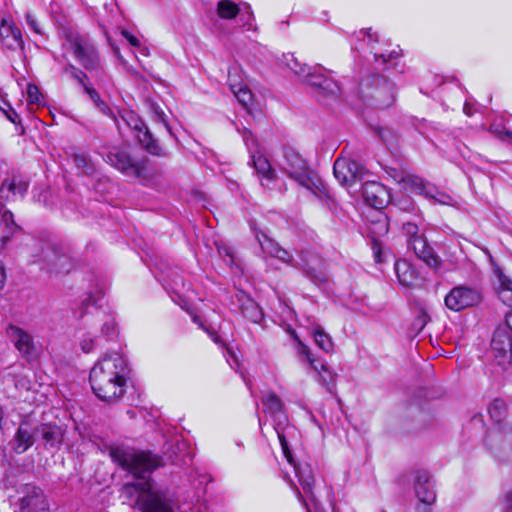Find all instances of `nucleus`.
<instances>
[{"label": "nucleus", "mask_w": 512, "mask_h": 512, "mask_svg": "<svg viewBox=\"0 0 512 512\" xmlns=\"http://www.w3.org/2000/svg\"><path fill=\"white\" fill-rule=\"evenodd\" d=\"M506 324L512 331V311L506 314Z\"/></svg>", "instance_id": "nucleus-59"}, {"label": "nucleus", "mask_w": 512, "mask_h": 512, "mask_svg": "<svg viewBox=\"0 0 512 512\" xmlns=\"http://www.w3.org/2000/svg\"><path fill=\"white\" fill-rule=\"evenodd\" d=\"M101 333L107 338L111 339L116 334V323L113 319L105 321L101 327Z\"/></svg>", "instance_id": "nucleus-43"}, {"label": "nucleus", "mask_w": 512, "mask_h": 512, "mask_svg": "<svg viewBox=\"0 0 512 512\" xmlns=\"http://www.w3.org/2000/svg\"><path fill=\"white\" fill-rule=\"evenodd\" d=\"M7 117H8V119H9L11 122H13V123H16V119H18V118H19V116L17 115V113H16V112H14V111L12 112V114H7Z\"/></svg>", "instance_id": "nucleus-61"}, {"label": "nucleus", "mask_w": 512, "mask_h": 512, "mask_svg": "<svg viewBox=\"0 0 512 512\" xmlns=\"http://www.w3.org/2000/svg\"><path fill=\"white\" fill-rule=\"evenodd\" d=\"M129 126L137 132V138L139 143L145 148L147 152L155 156H162L163 151L157 140L154 139L152 133L149 128L145 125V123L132 116L131 121L128 122Z\"/></svg>", "instance_id": "nucleus-18"}, {"label": "nucleus", "mask_w": 512, "mask_h": 512, "mask_svg": "<svg viewBox=\"0 0 512 512\" xmlns=\"http://www.w3.org/2000/svg\"><path fill=\"white\" fill-rule=\"evenodd\" d=\"M110 455L122 469L139 480L123 485L121 493L127 500L135 501L141 512H174V495L168 489L154 488L150 478L151 473L163 466L160 456L130 447H115Z\"/></svg>", "instance_id": "nucleus-1"}, {"label": "nucleus", "mask_w": 512, "mask_h": 512, "mask_svg": "<svg viewBox=\"0 0 512 512\" xmlns=\"http://www.w3.org/2000/svg\"><path fill=\"white\" fill-rule=\"evenodd\" d=\"M29 183L20 176H13L3 180L0 186V199L14 201L17 196L23 198L27 193Z\"/></svg>", "instance_id": "nucleus-19"}, {"label": "nucleus", "mask_w": 512, "mask_h": 512, "mask_svg": "<svg viewBox=\"0 0 512 512\" xmlns=\"http://www.w3.org/2000/svg\"><path fill=\"white\" fill-rule=\"evenodd\" d=\"M411 268L410 264L405 260H399L395 263L396 274L405 273Z\"/></svg>", "instance_id": "nucleus-53"}, {"label": "nucleus", "mask_w": 512, "mask_h": 512, "mask_svg": "<svg viewBox=\"0 0 512 512\" xmlns=\"http://www.w3.org/2000/svg\"><path fill=\"white\" fill-rule=\"evenodd\" d=\"M505 136H506L508 139L512 140V131H505Z\"/></svg>", "instance_id": "nucleus-63"}, {"label": "nucleus", "mask_w": 512, "mask_h": 512, "mask_svg": "<svg viewBox=\"0 0 512 512\" xmlns=\"http://www.w3.org/2000/svg\"><path fill=\"white\" fill-rule=\"evenodd\" d=\"M5 270H4V267L3 265L0 263V290L3 288L4 286V282H5Z\"/></svg>", "instance_id": "nucleus-58"}, {"label": "nucleus", "mask_w": 512, "mask_h": 512, "mask_svg": "<svg viewBox=\"0 0 512 512\" xmlns=\"http://www.w3.org/2000/svg\"><path fill=\"white\" fill-rule=\"evenodd\" d=\"M153 120L157 123H161L165 129L168 131V133L173 136L172 129L168 123L167 116L165 112L159 107V106H153Z\"/></svg>", "instance_id": "nucleus-40"}, {"label": "nucleus", "mask_w": 512, "mask_h": 512, "mask_svg": "<svg viewBox=\"0 0 512 512\" xmlns=\"http://www.w3.org/2000/svg\"><path fill=\"white\" fill-rule=\"evenodd\" d=\"M312 336L316 345L326 353H332L334 350V343L331 336L320 325L312 328Z\"/></svg>", "instance_id": "nucleus-28"}, {"label": "nucleus", "mask_w": 512, "mask_h": 512, "mask_svg": "<svg viewBox=\"0 0 512 512\" xmlns=\"http://www.w3.org/2000/svg\"><path fill=\"white\" fill-rule=\"evenodd\" d=\"M20 512H48V504L41 488L25 484L22 488Z\"/></svg>", "instance_id": "nucleus-14"}, {"label": "nucleus", "mask_w": 512, "mask_h": 512, "mask_svg": "<svg viewBox=\"0 0 512 512\" xmlns=\"http://www.w3.org/2000/svg\"><path fill=\"white\" fill-rule=\"evenodd\" d=\"M501 289L499 298L508 306L512 307V280L506 276L500 277Z\"/></svg>", "instance_id": "nucleus-35"}, {"label": "nucleus", "mask_w": 512, "mask_h": 512, "mask_svg": "<svg viewBox=\"0 0 512 512\" xmlns=\"http://www.w3.org/2000/svg\"><path fill=\"white\" fill-rule=\"evenodd\" d=\"M500 505L503 512H510L512 510V483L505 488Z\"/></svg>", "instance_id": "nucleus-42"}, {"label": "nucleus", "mask_w": 512, "mask_h": 512, "mask_svg": "<svg viewBox=\"0 0 512 512\" xmlns=\"http://www.w3.org/2000/svg\"><path fill=\"white\" fill-rule=\"evenodd\" d=\"M216 11L220 18L229 20L239 14L240 8L231 0H219Z\"/></svg>", "instance_id": "nucleus-33"}, {"label": "nucleus", "mask_w": 512, "mask_h": 512, "mask_svg": "<svg viewBox=\"0 0 512 512\" xmlns=\"http://www.w3.org/2000/svg\"><path fill=\"white\" fill-rule=\"evenodd\" d=\"M121 34L130 43V45H132L133 47H139L140 46V40L136 36L131 34L129 31L122 30Z\"/></svg>", "instance_id": "nucleus-52"}, {"label": "nucleus", "mask_w": 512, "mask_h": 512, "mask_svg": "<svg viewBox=\"0 0 512 512\" xmlns=\"http://www.w3.org/2000/svg\"><path fill=\"white\" fill-rule=\"evenodd\" d=\"M26 22L28 24V26L37 34H42V31L36 21V19L34 18V16L30 13H27L26 14Z\"/></svg>", "instance_id": "nucleus-51"}, {"label": "nucleus", "mask_w": 512, "mask_h": 512, "mask_svg": "<svg viewBox=\"0 0 512 512\" xmlns=\"http://www.w3.org/2000/svg\"><path fill=\"white\" fill-rule=\"evenodd\" d=\"M70 42L75 57L83 67L90 71H97L100 67V59L95 47L86 39L78 36L71 39Z\"/></svg>", "instance_id": "nucleus-12"}, {"label": "nucleus", "mask_w": 512, "mask_h": 512, "mask_svg": "<svg viewBox=\"0 0 512 512\" xmlns=\"http://www.w3.org/2000/svg\"><path fill=\"white\" fill-rule=\"evenodd\" d=\"M397 56H398V53H396V52H390V53H389V54H387V55H386V54H380V55L375 54V60H376V61L381 60V61H382V63H384V64H385V63H387L389 60L394 59V58H396Z\"/></svg>", "instance_id": "nucleus-54"}, {"label": "nucleus", "mask_w": 512, "mask_h": 512, "mask_svg": "<svg viewBox=\"0 0 512 512\" xmlns=\"http://www.w3.org/2000/svg\"><path fill=\"white\" fill-rule=\"evenodd\" d=\"M285 66L298 78L300 82L305 78L311 66L301 63L293 54L284 55Z\"/></svg>", "instance_id": "nucleus-30"}, {"label": "nucleus", "mask_w": 512, "mask_h": 512, "mask_svg": "<svg viewBox=\"0 0 512 512\" xmlns=\"http://www.w3.org/2000/svg\"><path fill=\"white\" fill-rule=\"evenodd\" d=\"M85 93L89 95L90 99L94 102L96 107L105 115H110L111 110L109 106L100 98L99 93L90 86H85Z\"/></svg>", "instance_id": "nucleus-36"}, {"label": "nucleus", "mask_w": 512, "mask_h": 512, "mask_svg": "<svg viewBox=\"0 0 512 512\" xmlns=\"http://www.w3.org/2000/svg\"><path fill=\"white\" fill-rule=\"evenodd\" d=\"M0 225H3L6 228V232L0 236V241L2 245H5L12 235L20 230V226H18L14 220V215L9 210H4L0 217Z\"/></svg>", "instance_id": "nucleus-27"}, {"label": "nucleus", "mask_w": 512, "mask_h": 512, "mask_svg": "<svg viewBox=\"0 0 512 512\" xmlns=\"http://www.w3.org/2000/svg\"><path fill=\"white\" fill-rule=\"evenodd\" d=\"M335 178L342 185L352 186L366 175V169L354 160L338 158L333 165Z\"/></svg>", "instance_id": "nucleus-8"}, {"label": "nucleus", "mask_w": 512, "mask_h": 512, "mask_svg": "<svg viewBox=\"0 0 512 512\" xmlns=\"http://www.w3.org/2000/svg\"><path fill=\"white\" fill-rule=\"evenodd\" d=\"M403 231L408 237V239L411 238H417L422 236L423 234H419L418 226L414 223L407 222L403 224Z\"/></svg>", "instance_id": "nucleus-46"}, {"label": "nucleus", "mask_w": 512, "mask_h": 512, "mask_svg": "<svg viewBox=\"0 0 512 512\" xmlns=\"http://www.w3.org/2000/svg\"><path fill=\"white\" fill-rule=\"evenodd\" d=\"M0 38L3 45L10 50H16L23 47L22 32L11 21L1 20Z\"/></svg>", "instance_id": "nucleus-22"}, {"label": "nucleus", "mask_w": 512, "mask_h": 512, "mask_svg": "<svg viewBox=\"0 0 512 512\" xmlns=\"http://www.w3.org/2000/svg\"><path fill=\"white\" fill-rule=\"evenodd\" d=\"M377 84V88L371 97L375 100L376 106L386 108L394 102L393 86L382 76H375L373 80Z\"/></svg>", "instance_id": "nucleus-25"}, {"label": "nucleus", "mask_w": 512, "mask_h": 512, "mask_svg": "<svg viewBox=\"0 0 512 512\" xmlns=\"http://www.w3.org/2000/svg\"><path fill=\"white\" fill-rule=\"evenodd\" d=\"M40 91L36 85L29 84L27 86V98L29 103H40Z\"/></svg>", "instance_id": "nucleus-44"}, {"label": "nucleus", "mask_w": 512, "mask_h": 512, "mask_svg": "<svg viewBox=\"0 0 512 512\" xmlns=\"http://www.w3.org/2000/svg\"><path fill=\"white\" fill-rule=\"evenodd\" d=\"M402 182L406 189H409L413 193L423 195L433 203L449 205L452 201L447 193L440 191L435 185L425 182L418 176L407 175L402 178Z\"/></svg>", "instance_id": "nucleus-7"}, {"label": "nucleus", "mask_w": 512, "mask_h": 512, "mask_svg": "<svg viewBox=\"0 0 512 512\" xmlns=\"http://www.w3.org/2000/svg\"><path fill=\"white\" fill-rule=\"evenodd\" d=\"M413 479L414 493L419 502L424 505L423 511H420V507H418V511L429 512V506L436 501V493L432 478L427 471L416 470L413 473Z\"/></svg>", "instance_id": "nucleus-9"}, {"label": "nucleus", "mask_w": 512, "mask_h": 512, "mask_svg": "<svg viewBox=\"0 0 512 512\" xmlns=\"http://www.w3.org/2000/svg\"><path fill=\"white\" fill-rule=\"evenodd\" d=\"M257 239L262 251L270 256H272L279 248V245L265 234H258Z\"/></svg>", "instance_id": "nucleus-38"}, {"label": "nucleus", "mask_w": 512, "mask_h": 512, "mask_svg": "<svg viewBox=\"0 0 512 512\" xmlns=\"http://www.w3.org/2000/svg\"><path fill=\"white\" fill-rule=\"evenodd\" d=\"M377 133H378L379 137H380L384 142H386V141H387V138H386V131H385L383 128H378V129H377Z\"/></svg>", "instance_id": "nucleus-60"}, {"label": "nucleus", "mask_w": 512, "mask_h": 512, "mask_svg": "<svg viewBox=\"0 0 512 512\" xmlns=\"http://www.w3.org/2000/svg\"><path fill=\"white\" fill-rule=\"evenodd\" d=\"M491 349L498 365L508 364L512 357V340L509 333L502 329L495 330L491 340Z\"/></svg>", "instance_id": "nucleus-15"}, {"label": "nucleus", "mask_w": 512, "mask_h": 512, "mask_svg": "<svg viewBox=\"0 0 512 512\" xmlns=\"http://www.w3.org/2000/svg\"><path fill=\"white\" fill-rule=\"evenodd\" d=\"M96 346V340L91 338L89 335L84 336L80 340V347L83 352L89 353L91 352Z\"/></svg>", "instance_id": "nucleus-48"}, {"label": "nucleus", "mask_w": 512, "mask_h": 512, "mask_svg": "<svg viewBox=\"0 0 512 512\" xmlns=\"http://www.w3.org/2000/svg\"><path fill=\"white\" fill-rule=\"evenodd\" d=\"M64 71L65 73L69 74L73 79L77 80L82 85L83 89H85V86H88L85 82L88 78L87 74L82 70L76 68L72 64H68L65 66Z\"/></svg>", "instance_id": "nucleus-39"}, {"label": "nucleus", "mask_w": 512, "mask_h": 512, "mask_svg": "<svg viewBox=\"0 0 512 512\" xmlns=\"http://www.w3.org/2000/svg\"><path fill=\"white\" fill-rule=\"evenodd\" d=\"M218 252L220 255H225V256L229 257V262H228L229 264L233 263L234 256H233V252H232L231 248L224 246V247L218 248Z\"/></svg>", "instance_id": "nucleus-55"}, {"label": "nucleus", "mask_w": 512, "mask_h": 512, "mask_svg": "<svg viewBox=\"0 0 512 512\" xmlns=\"http://www.w3.org/2000/svg\"><path fill=\"white\" fill-rule=\"evenodd\" d=\"M488 413L492 420L496 423H500L506 417L507 406L504 400L494 399L488 406Z\"/></svg>", "instance_id": "nucleus-34"}, {"label": "nucleus", "mask_w": 512, "mask_h": 512, "mask_svg": "<svg viewBox=\"0 0 512 512\" xmlns=\"http://www.w3.org/2000/svg\"><path fill=\"white\" fill-rule=\"evenodd\" d=\"M397 277L402 285L410 286L415 279V273L413 269L410 268L407 272L405 271V273L397 274Z\"/></svg>", "instance_id": "nucleus-47"}, {"label": "nucleus", "mask_w": 512, "mask_h": 512, "mask_svg": "<svg viewBox=\"0 0 512 512\" xmlns=\"http://www.w3.org/2000/svg\"><path fill=\"white\" fill-rule=\"evenodd\" d=\"M243 140L245 142L246 147L248 148L250 155H252L253 152L257 153L260 152L258 149V142L257 139L254 137L251 131L244 129L242 133Z\"/></svg>", "instance_id": "nucleus-41"}, {"label": "nucleus", "mask_w": 512, "mask_h": 512, "mask_svg": "<svg viewBox=\"0 0 512 512\" xmlns=\"http://www.w3.org/2000/svg\"><path fill=\"white\" fill-rule=\"evenodd\" d=\"M251 164L260 177L263 186L270 187V184L276 180L277 174L270 162L261 152H253L251 155Z\"/></svg>", "instance_id": "nucleus-23"}, {"label": "nucleus", "mask_w": 512, "mask_h": 512, "mask_svg": "<svg viewBox=\"0 0 512 512\" xmlns=\"http://www.w3.org/2000/svg\"><path fill=\"white\" fill-rule=\"evenodd\" d=\"M15 387L19 390L29 391L32 388V384L26 377L18 376L15 381Z\"/></svg>", "instance_id": "nucleus-50"}, {"label": "nucleus", "mask_w": 512, "mask_h": 512, "mask_svg": "<svg viewBox=\"0 0 512 512\" xmlns=\"http://www.w3.org/2000/svg\"><path fill=\"white\" fill-rule=\"evenodd\" d=\"M211 336H212L213 341L218 343L219 337L216 334H211Z\"/></svg>", "instance_id": "nucleus-64"}, {"label": "nucleus", "mask_w": 512, "mask_h": 512, "mask_svg": "<svg viewBox=\"0 0 512 512\" xmlns=\"http://www.w3.org/2000/svg\"><path fill=\"white\" fill-rule=\"evenodd\" d=\"M237 303L242 315L253 323H259L263 319V312L260 306L244 291L236 294Z\"/></svg>", "instance_id": "nucleus-24"}, {"label": "nucleus", "mask_w": 512, "mask_h": 512, "mask_svg": "<svg viewBox=\"0 0 512 512\" xmlns=\"http://www.w3.org/2000/svg\"><path fill=\"white\" fill-rule=\"evenodd\" d=\"M106 161L111 166L125 174L138 178L143 171V163L134 159L127 151L114 149L106 156Z\"/></svg>", "instance_id": "nucleus-10"}, {"label": "nucleus", "mask_w": 512, "mask_h": 512, "mask_svg": "<svg viewBox=\"0 0 512 512\" xmlns=\"http://www.w3.org/2000/svg\"><path fill=\"white\" fill-rule=\"evenodd\" d=\"M229 86L230 90L237 98L239 103L244 107L248 108L252 103L253 94L246 85L234 83L232 76L229 74Z\"/></svg>", "instance_id": "nucleus-29"}, {"label": "nucleus", "mask_w": 512, "mask_h": 512, "mask_svg": "<svg viewBox=\"0 0 512 512\" xmlns=\"http://www.w3.org/2000/svg\"><path fill=\"white\" fill-rule=\"evenodd\" d=\"M279 167L290 179L312 193L318 195L324 192V185L318 174L311 169L307 160L292 147L283 149Z\"/></svg>", "instance_id": "nucleus-3"}, {"label": "nucleus", "mask_w": 512, "mask_h": 512, "mask_svg": "<svg viewBox=\"0 0 512 512\" xmlns=\"http://www.w3.org/2000/svg\"><path fill=\"white\" fill-rule=\"evenodd\" d=\"M463 110H464V113H465L466 115H468V116H470V115H471V108H470V106H469V104H468V103H465Z\"/></svg>", "instance_id": "nucleus-62"}, {"label": "nucleus", "mask_w": 512, "mask_h": 512, "mask_svg": "<svg viewBox=\"0 0 512 512\" xmlns=\"http://www.w3.org/2000/svg\"><path fill=\"white\" fill-rule=\"evenodd\" d=\"M362 196L365 203L375 209L384 208L390 201L387 188L376 181H367L362 187Z\"/></svg>", "instance_id": "nucleus-16"}, {"label": "nucleus", "mask_w": 512, "mask_h": 512, "mask_svg": "<svg viewBox=\"0 0 512 512\" xmlns=\"http://www.w3.org/2000/svg\"><path fill=\"white\" fill-rule=\"evenodd\" d=\"M36 437L42 439L46 447H58L63 441V430L53 424H41L35 429Z\"/></svg>", "instance_id": "nucleus-26"}, {"label": "nucleus", "mask_w": 512, "mask_h": 512, "mask_svg": "<svg viewBox=\"0 0 512 512\" xmlns=\"http://www.w3.org/2000/svg\"><path fill=\"white\" fill-rule=\"evenodd\" d=\"M35 437V430L28 423H22L9 444L14 452L21 454L33 445Z\"/></svg>", "instance_id": "nucleus-21"}, {"label": "nucleus", "mask_w": 512, "mask_h": 512, "mask_svg": "<svg viewBox=\"0 0 512 512\" xmlns=\"http://www.w3.org/2000/svg\"><path fill=\"white\" fill-rule=\"evenodd\" d=\"M320 266H322V261L317 257H312L309 262L302 264V269L309 277H311V279L323 282L327 279V277L326 274L320 269Z\"/></svg>", "instance_id": "nucleus-32"}, {"label": "nucleus", "mask_w": 512, "mask_h": 512, "mask_svg": "<svg viewBox=\"0 0 512 512\" xmlns=\"http://www.w3.org/2000/svg\"><path fill=\"white\" fill-rule=\"evenodd\" d=\"M74 163L78 168L83 169L84 173H89L91 171V167L88 166V161L85 156L75 155Z\"/></svg>", "instance_id": "nucleus-49"}, {"label": "nucleus", "mask_w": 512, "mask_h": 512, "mask_svg": "<svg viewBox=\"0 0 512 512\" xmlns=\"http://www.w3.org/2000/svg\"><path fill=\"white\" fill-rule=\"evenodd\" d=\"M252 17H253L252 12L247 11L246 13H244L241 17L242 20L245 19V23L243 25H248L250 27L251 26L250 21L252 20Z\"/></svg>", "instance_id": "nucleus-56"}, {"label": "nucleus", "mask_w": 512, "mask_h": 512, "mask_svg": "<svg viewBox=\"0 0 512 512\" xmlns=\"http://www.w3.org/2000/svg\"><path fill=\"white\" fill-rule=\"evenodd\" d=\"M130 368L118 352L106 354L91 368L89 381L94 394L102 401H118L126 392Z\"/></svg>", "instance_id": "nucleus-2"}, {"label": "nucleus", "mask_w": 512, "mask_h": 512, "mask_svg": "<svg viewBox=\"0 0 512 512\" xmlns=\"http://www.w3.org/2000/svg\"><path fill=\"white\" fill-rule=\"evenodd\" d=\"M272 257H275L288 265H293V258L290 255V253L280 246L278 250H276L275 253L272 255Z\"/></svg>", "instance_id": "nucleus-45"}, {"label": "nucleus", "mask_w": 512, "mask_h": 512, "mask_svg": "<svg viewBox=\"0 0 512 512\" xmlns=\"http://www.w3.org/2000/svg\"><path fill=\"white\" fill-rule=\"evenodd\" d=\"M426 317V314H422L421 316H419L416 320L415 325H419V328L422 329L426 324Z\"/></svg>", "instance_id": "nucleus-57"}, {"label": "nucleus", "mask_w": 512, "mask_h": 512, "mask_svg": "<svg viewBox=\"0 0 512 512\" xmlns=\"http://www.w3.org/2000/svg\"><path fill=\"white\" fill-rule=\"evenodd\" d=\"M282 451L288 463L292 466L293 471L306 495V498H304L297 489L299 499L303 502L308 512H319L318 501L313 493L314 476L311 466L308 463L296 462L292 457L288 446L286 452L284 449H282Z\"/></svg>", "instance_id": "nucleus-5"}, {"label": "nucleus", "mask_w": 512, "mask_h": 512, "mask_svg": "<svg viewBox=\"0 0 512 512\" xmlns=\"http://www.w3.org/2000/svg\"><path fill=\"white\" fill-rule=\"evenodd\" d=\"M6 334L21 354L25 356L33 355L35 346L33 337L28 332L17 326L8 325L6 328Z\"/></svg>", "instance_id": "nucleus-20"}, {"label": "nucleus", "mask_w": 512, "mask_h": 512, "mask_svg": "<svg viewBox=\"0 0 512 512\" xmlns=\"http://www.w3.org/2000/svg\"><path fill=\"white\" fill-rule=\"evenodd\" d=\"M35 261L43 262L48 269L57 273L68 272L70 267L69 257L62 253L57 246L48 242L42 246L41 254Z\"/></svg>", "instance_id": "nucleus-13"}, {"label": "nucleus", "mask_w": 512, "mask_h": 512, "mask_svg": "<svg viewBox=\"0 0 512 512\" xmlns=\"http://www.w3.org/2000/svg\"><path fill=\"white\" fill-rule=\"evenodd\" d=\"M329 72L321 65L311 66L301 83L314 88L319 95L326 97H338L341 93L339 84L326 73Z\"/></svg>", "instance_id": "nucleus-6"}, {"label": "nucleus", "mask_w": 512, "mask_h": 512, "mask_svg": "<svg viewBox=\"0 0 512 512\" xmlns=\"http://www.w3.org/2000/svg\"><path fill=\"white\" fill-rule=\"evenodd\" d=\"M264 412L268 414L274 422L273 429L276 432L282 449L287 451V435L294 431V427L289 425L288 418L284 412V404L274 392H269L262 397Z\"/></svg>", "instance_id": "nucleus-4"}, {"label": "nucleus", "mask_w": 512, "mask_h": 512, "mask_svg": "<svg viewBox=\"0 0 512 512\" xmlns=\"http://www.w3.org/2000/svg\"><path fill=\"white\" fill-rule=\"evenodd\" d=\"M480 299L481 297L477 290L470 287L457 286L446 295L445 305L452 311H460L478 304Z\"/></svg>", "instance_id": "nucleus-11"}, {"label": "nucleus", "mask_w": 512, "mask_h": 512, "mask_svg": "<svg viewBox=\"0 0 512 512\" xmlns=\"http://www.w3.org/2000/svg\"><path fill=\"white\" fill-rule=\"evenodd\" d=\"M408 248L413 250L415 255L433 269H438L442 261L440 257L434 252L433 248L428 244L424 235L407 239Z\"/></svg>", "instance_id": "nucleus-17"}, {"label": "nucleus", "mask_w": 512, "mask_h": 512, "mask_svg": "<svg viewBox=\"0 0 512 512\" xmlns=\"http://www.w3.org/2000/svg\"><path fill=\"white\" fill-rule=\"evenodd\" d=\"M293 338L296 342L295 351L300 360L308 362L315 371H318V364L316 363V359L314 358L310 348L300 340L295 332H293Z\"/></svg>", "instance_id": "nucleus-31"}, {"label": "nucleus", "mask_w": 512, "mask_h": 512, "mask_svg": "<svg viewBox=\"0 0 512 512\" xmlns=\"http://www.w3.org/2000/svg\"><path fill=\"white\" fill-rule=\"evenodd\" d=\"M319 376V381L327 386L330 389V385H332L335 381V374L330 371L326 363H320L318 365V371H316Z\"/></svg>", "instance_id": "nucleus-37"}]
</instances>
